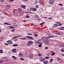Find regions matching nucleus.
Here are the masks:
<instances>
[{"mask_svg":"<svg viewBox=\"0 0 64 64\" xmlns=\"http://www.w3.org/2000/svg\"><path fill=\"white\" fill-rule=\"evenodd\" d=\"M27 46H29V45H32V44H33V42L28 41V42H27Z\"/></svg>","mask_w":64,"mask_h":64,"instance_id":"nucleus-1","label":"nucleus"},{"mask_svg":"<svg viewBox=\"0 0 64 64\" xmlns=\"http://www.w3.org/2000/svg\"><path fill=\"white\" fill-rule=\"evenodd\" d=\"M7 42L8 44H12V42L10 40H8Z\"/></svg>","mask_w":64,"mask_h":64,"instance_id":"nucleus-2","label":"nucleus"},{"mask_svg":"<svg viewBox=\"0 0 64 64\" xmlns=\"http://www.w3.org/2000/svg\"><path fill=\"white\" fill-rule=\"evenodd\" d=\"M12 25H13V26L14 27H17V24L15 23H12Z\"/></svg>","mask_w":64,"mask_h":64,"instance_id":"nucleus-3","label":"nucleus"},{"mask_svg":"<svg viewBox=\"0 0 64 64\" xmlns=\"http://www.w3.org/2000/svg\"><path fill=\"white\" fill-rule=\"evenodd\" d=\"M45 42L46 44H49V42L48 40V39H46L45 41Z\"/></svg>","mask_w":64,"mask_h":64,"instance_id":"nucleus-4","label":"nucleus"},{"mask_svg":"<svg viewBox=\"0 0 64 64\" xmlns=\"http://www.w3.org/2000/svg\"><path fill=\"white\" fill-rule=\"evenodd\" d=\"M53 0H50L49 2L50 4H52L53 3Z\"/></svg>","mask_w":64,"mask_h":64,"instance_id":"nucleus-5","label":"nucleus"},{"mask_svg":"<svg viewBox=\"0 0 64 64\" xmlns=\"http://www.w3.org/2000/svg\"><path fill=\"white\" fill-rule=\"evenodd\" d=\"M16 49L15 48H14L12 49V52H13L14 53H16Z\"/></svg>","mask_w":64,"mask_h":64,"instance_id":"nucleus-6","label":"nucleus"},{"mask_svg":"<svg viewBox=\"0 0 64 64\" xmlns=\"http://www.w3.org/2000/svg\"><path fill=\"white\" fill-rule=\"evenodd\" d=\"M33 57V54H31L30 55H29L28 56V58H32Z\"/></svg>","mask_w":64,"mask_h":64,"instance_id":"nucleus-7","label":"nucleus"},{"mask_svg":"<svg viewBox=\"0 0 64 64\" xmlns=\"http://www.w3.org/2000/svg\"><path fill=\"white\" fill-rule=\"evenodd\" d=\"M25 7H26V6L25 5H22L21 6L22 8L23 9H26Z\"/></svg>","mask_w":64,"mask_h":64,"instance_id":"nucleus-8","label":"nucleus"},{"mask_svg":"<svg viewBox=\"0 0 64 64\" xmlns=\"http://www.w3.org/2000/svg\"><path fill=\"white\" fill-rule=\"evenodd\" d=\"M36 8H32V11H36Z\"/></svg>","mask_w":64,"mask_h":64,"instance_id":"nucleus-9","label":"nucleus"},{"mask_svg":"<svg viewBox=\"0 0 64 64\" xmlns=\"http://www.w3.org/2000/svg\"><path fill=\"white\" fill-rule=\"evenodd\" d=\"M43 63L44 64H47L48 63V61L46 60Z\"/></svg>","mask_w":64,"mask_h":64,"instance_id":"nucleus-10","label":"nucleus"},{"mask_svg":"<svg viewBox=\"0 0 64 64\" xmlns=\"http://www.w3.org/2000/svg\"><path fill=\"white\" fill-rule=\"evenodd\" d=\"M41 43H42L41 42L39 41H37L36 42V43L37 44H42Z\"/></svg>","mask_w":64,"mask_h":64,"instance_id":"nucleus-11","label":"nucleus"},{"mask_svg":"<svg viewBox=\"0 0 64 64\" xmlns=\"http://www.w3.org/2000/svg\"><path fill=\"white\" fill-rule=\"evenodd\" d=\"M54 36H49L48 37H47L46 38L48 39H49L50 38H51V37H54Z\"/></svg>","mask_w":64,"mask_h":64,"instance_id":"nucleus-12","label":"nucleus"},{"mask_svg":"<svg viewBox=\"0 0 64 64\" xmlns=\"http://www.w3.org/2000/svg\"><path fill=\"white\" fill-rule=\"evenodd\" d=\"M53 61V59H50V63H52Z\"/></svg>","mask_w":64,"mask_h":64,"instance_id":"nucleus-13","label":"nucleus"},{"mask_svg":"<svg viewBox=\"0 0 64 64\" xmlns=\"http://www.w3.org/2000/svg\"><path fill=\"white\" fill-rule=\"evenodd\" d=\"M12 57L14 60H16V58L15 57V56H12Z\"/></svg>","mask_w":64,"mask_h":64,"instance_id":"nucleus-14","label":"nucleus"},{"mask_svg":"<svg viewBox=\"0 0 64 64\" xmlns=\"http://www.w3.org/2000/svg\"><path fill=\"white\" fill-rule=\"evenodd\" d=\"M4 24H5V25H10L11 24H9L7 22H5L4 23Z\"/></svg>","mask_w":64,"mask_h":64,"instance_id":"nucleus-15","label":"nucleus"},{"mask_svg":"<svg viewBox=\"0 0 64 64\" xmlns=\"http://www.w3.org/2000/svg\"><path fill=\"white\" fill-rule=\"evenodd\" d=\"M40 4H42V3H43V2H42V1L41 0H40Z\"/></svg>","mask_w":64,"mask_h":64,"instance_id":"nucleus-16","label":"nucleus"},{"mask_svg":"<svg viewBox=\"0 0 64 64\" xmlns=\"http://www.w3.org/2000/svg\"><path fill=\"white\" fill-rule=\"evenodd\" d=\"M12 46L14 47H15V46H18V45H17V44H14Z\"/></svg>","mask_w":64,"mask_h":64,"instance_id":"nucleus-17","label":"nucleus"},{"mask_svg":"<svg viewBox=\"0 0 64 64\" xmlns=\"http://www.w3.org/2000/svg\"><path fill=\"white\" fill-rule=\"evenodd\" d=\"M18 36H14L13 38V39H15V38H18Z\"/></svg>","mask_w":64,"mask_h":64,"instance_id":"nucleus-18","label":"nucleus"},{"mask_svg":"<svg viewBox=\"0 0 64 64\" xmlns=\"http://www.w3.org/2000/svg\"><path fill=\"white\" fill-rule=\"evenodd\" d=\"M20 39H22V40H26V38H21Z\"/></svg>","mask_w":64,"mask_h":64,"instance_id":"nucleus-19","label":"nucleus"},{"mask_svg":"<svg viewBox=\"0 0 64 64\" xmlns=\"http://www.w3.org/2000/svg\"><path fill=\"white\" fill-rule=\"evenodd\" d=\"M55 54V53H54V52H52V54L51 55H54Z\"/></svg>","mask_w":64,"mask_h":64,"instance_id":"nucleus-20","label":"nucleus"},{"mask_svg":"<svg viewBox=\"0 0 64 64\" xmlns=\"http://www.w3.org/2000/svg\"><path fill=\"white\" fill-rule=\"evenodd\" d=\"M40 60L41 61H44L45 60V58H43L42 59H41V60Z\"/></svg>","mask_w":64,"mask_h":64,"instance_id":"nucleus-21","label":"nucleus"},{"mask_svg":"<svg viewBox=\"0 0 64 64\" xmlns=\"http://www.w3.org/2000/svg\"><path fill=\"white\" fill-rule=\"evenodd\" d=\"M18 11H21L22 10V9L20 8H19L18 9Z\"/></svg>","mask_w":64,"mask_h":64,"instance_id":"nucleus-22","label":"nucleus"},{"mask_svg":"<svg viewBox=\"0 0 64 64\" xmlns=\"http://www.w3.org/2000/svg\"><path fill=\"white\" fill-rule=\"evenodd\" d=\"M29 38L30 39H31V40H33V37L30 36Z\"/></svg>","mask_w":64,"mask_h":64,"instance_id":"nucleus-23","label":"nucleus"},{"mask_svg":"<svg viewBox=\"0 0 64 64\" xmlns=\"http://www.w3.org/2000/svg\"><path fill=\"white\" fill-rule=\"evenodd\" d=\"M9 27H10V28H11V29H12V28H15L14 27H12L11 26H9Z\"/></svg>","mask_w":64,"mask_h":64,"instance_id":"nucleus-24","label":"nucleus"},{"mask_svg":"<svg viewBox=\"0 0 64 64\" xmlns=\"http://www.w3.org/2000/svg\"><path fill=\"white\" fill-rule=\"evenodd\" d=\"M64 29V27H61L60 28V30H62V29Z\"/></svg>","mask_w":64,"mask_h":64,"instance_id":"nucleus-25","label":"nucleus"},{"mask_svg":"<svg viewBox=\"0 0 64 64\" xmlns=\"http://www.w3.org/2000/svg\"><path fill=\"white\" fill-rule=\"evenodd\" d=\"M61 47H64V44H63L61 45Z\"/></svg>","mask_w":64,"mask_h":64,"instance_id":"nucleus-26","label":"nucleus"},{"mask_svg":"<svg viewBox=\"0 0 64 64\" xmlns=\"http://www.w3.org/2000/svg\"><path fill=\"white\" fill-rule=\"evenodd\" d=\"M49 58V56H48L46 57L45 58L46 59H48Z\"/></svg>","mask_w":64,"mask_h":64,"instance_id":"nucleus-27","label":"nucleus"},{"mask_svg":"<svg viewBox=\"0 0 64 64\" xmlns=\"http://www.w3.org/2000/svg\"><path fill=\"white\" fill-rule=\"evenodd\" d=\"M44 23H45L44 22H43L41 23V24H40V25H43L44 24Z\"/></svg>","mask_w":64,"mask_h":64,"instance_id":"nucleus-28","label":"nucleus"},{"mask_svg":"<svg viewBox=\"0 0 64 64\" xmlns=\"http://www.w3.org/2000/svg\"><path fill=\"white\" fill-rule=\"evenodd\" d=\"M22 54H21V53H20L19 54V56H22Z\"/></svg>","mask_w":64,"mask_h":64,"instance_id":"nucleus-29","label":"nucleus"},{"mask_svg":"<svg viewBox=\"0 0 64 64\" xmlns=\"http://www.w3.org/2000/svg\"><path fill=\"white\" fill-rule=\"evenodd\" d=\"M3 50H0V53H2L3 52H2Z\"/></svg>","mask_w":64,"mask_h":64,"instance_id":"nucleus-30","label":"nucleus"},{"mask_svg":"<svg viewBox=\"0 0 64 64\" xmlns=\"http://www.w3.org/2000/svg\"><path fill=\"white\" fill-rule=\"evenodd\" d=\"M34 17L35 18H38V15H36L34 16Z\"/></svg>","mask_w":64,"mask_h":64,"instance_id":"nucleus-31","label":"nucleus"},{"mask_svg":"<svg viewBox=\"0 0 64 64\" xmlns=\"http://www.w3.org/2000/svg\"><path fill=\"white\" fill-rule=\"evenodd\" d=\"M3 62V60H0V63H2V62Z\"/></svg>","mask_w":64,"mask_h":64,"instance_id":"nucleus-32","label":"nucleus"},{"mask_svg":"<svg viewBox=\"0 0 64 64\" xmlns=\"http://www.w3.org/2000/svg\"><path fill=\"white\" fill-rule=\"evenodd\" d=\"M42 46V45L41 44H39L38 45V46L39 47H41Z\"/></svg>","mask_w":64,"mask_h":64,"instance_id":"nucleus-33","label":"nucleus"},{"mask_svg":"<svg viewBox=\"0 0 64 64\" xmlns=\"http://www.w3.org/2000/svg\"><path fill=\"white\" fill-rule=\"evenodd\" d=\"M26 17L27 18H29V17H30V16H28V15L26 16Z\"/></svg>","mask_w":64,"mask_h":64,"instance_id":"nucleus-34","label":"nucleus"},{"mask_svg":"<svg viewBox=\"0 0 64 64\" xmlns=\"http://www.w3.org/2000/svg\"><path fill=\"white\" fill-rule=\"evenodd\" d=\"M38 55L39 56H42V54H40L39 53H38Z\"/></svg>","mask_w":64,"mask_h":64,"instance_id":"nucleus-35","label":"nucleus"},{"mask_svg":"<svg viewBox=\"0 0 64 64\" xmlns=\"http://www.w3.org/2000/svg\"><path fill=\"white\" fill-rule=\"evenodd\" d=\"M20 59L21 60H24V59H23V58H20Z\"/></svg>","mask_w":64,"mask_h":64,"instance_id":"nucleus-36","label":"nucleus"},{"mask_svg":"<svg viewBox=\"0 0 64 64\" xmlns=\"http://www.w3.org/2000/svg\"><path fill=\"white\" fill-rule=\"evenodd\" d=\"M28 35H32V34H31L29 33L28 34Z\"/></svg>","mask_w":64,"mask_h":64,"instance_id":"nucleus-37","label":"nucleus"},{"mask_svg":"<svg viewBox=\"0 0 64 64\" xmlns=\"http://www.w3.org/2000/svg\"><path fill=\"white\" fill-rule=\"evenodd\" d=\"M61 51L62 52H64V50H63V49L62 48V50H61Z\"/></svg>","mask_w":64,"mask_h":64,"instance_id":"nucleus-38","label":"nucleus"},{"mask_svg":"<svg viewBox=\"0 0 64 64\" xmlns=\"http://www.w3.org/2000/svg\"><path fill=\"white\" fill-rule=\"evenodd\" d=\"M60 34V32H58L57 33V34H58V35H59Z\"/></svg>","mask_w":64,"mask_h":64,"instance_id":"nucleus-39","label":"nucleus"},{"mask_svg":"<svg viewBox=\"0 0 64 64\" xmlns=\"http://www.w3.org/2000/svg\"><path fill=\"white\" fill-rule=\"evenodd\" d=\"M36 8H38L39 7V6L38 5H36Z\"/></svg>","mask_w":64,"mask_h":64,"instance_id":"nucleus-40","label":"nucleus"},{"mask_svg":"<svg viewBox=\"0 0 64 64\" xmlns=\"http://www.w3.org/2000/svg\"><path fill=\"white\" fill-rule=\"evenodd\" d=\"M34 36L36 37H37V36H38V35L37 34H34Z\"/></svg>","mask_w":64,"mask_h":64,"instance_id":"nucleus-41","label":"nucleus"},{"mask_svg":"<svg viewBox=\"0 0 64 64\" xmlns=\"http://www.w3.org/2000/svg\"><path fill=\"white\" fill-rule=\"evenodd\" d=\"M35 3H36V4H37V3H38V1H37V0H36Z\"/></svg>","mask_w":64,"mask_h":64,"instance_id":"nucleus-42","label":"nucleus"},{"mask_svg":"<svg viewBox=\"0 0 64 64\" xmlns=\"http://www.w3.org/2000/svg\"><path fill=\"white\" fill-rule=\"evenodd\" d=\"M59 5H60V6H63V4H59Z\"/></svg>","mask_w":64,"mask_h":64,"instance_id":"nucleus-43","label":"nucleus"},{"mask_svg":"<svg viewBox=\"0 0 64 64\" xmlns=\"http://www.w3.org/2000/svg\"><path fill=\"white\" fill-rule=\"evenodd\" d=\"M26 38H30V36H26Z\"/></svg>","mask_w":64,"mask_h":64,"instance_id":"nucleus-44","label":"nucleus"},{"mask_svg":"<svg viewBox=\"0 0 64 64\" xmlns=\"http://www.w3.org/2000/svg\"><path fill=\"white\" fill-rule=\"evenodd\" d=\"M45 49H48V47H46L45 48Z\"/></svg>","mask_w":64,"mask_h":64,"instance_id":"nucleus-45","label":"nucleus"},{"mask_svg":"<svg viewBox=\"0 0 64 64\" xmlns=\"http://www.w3.org/2000/svg\"><path fill=\"white\" fill-rule=\"evenodd\" d=\"M15 11H16V10H15V9H14L13 10V12H14H14H15Z\"/></svg>","mask_w":64,"mask_h":64,"instance_id":"nucleus-46","label":"nucleus"},{"mask_svg":"<svg viewBox=\"0 0 64 64\" xmlns=\"http://www.w3.org/2000/svg\"><path fill=\"white\" fill-rule=\"evenodd\" d=\"M49 19H52L53 18H48Z\"/></svg>","mask_w":64,"mask_h":64,"instance_id":"nucleus-47","label":"nucleus"},{"mask_svg":"<svg viewBox=\"0 0 64 64\" xmlns=\"http://www.w3.org/2000/svg\"><path fill=\"white\" fill-rule=\"evenodd\" d=\"M42 57H40L39 58V59H40V60H41V59H42Z\"/></svg>","mask_w":64,"mask_h":64,"instance_id":"nucleus-48","label":"nucleus"},{"mask_svg":"<svg viewBox=\"0 0 64 64\" xmlns=\"http://www.w3.org/2000/svg\"><path fill=\"white\" fill-rule=\"evenodd\" d=\"M59 26H61V25H62V24H59Z\"/></svg>","mask_w":64,"mask_h":64,"instance_id":"nucleus-49","label":"nucleus"},{"mask_svg":"<svg viewBox=\"0 0 64 64\" xmlns=\"http://www.w3.org/2000/svg\"><path fill=\"white\" fill-rule=\"evenodd\" d=\"M4 1V0H0V1H1V2H3V1Z\"/></svg>","mask_w":64,"mask_h":64,"instance_id":"nucleus-50","label":"nucleus"},{"mask_svg":"<svg viewBox=\"0 0 64 64\" xmlns=\"http://www.w3.org/2000/svg\"><path fill=\"white\" fill-rule=\"evenodd\" d=\"M26 20H23V22H26Z\"/></svg>","mask_w":64,"mask_h":64,"instance_id":"nucleus-51","label":"nucleus"},{"mask_svg":"<svg viewBox=\"0 0 64 64\" xmlns=\"http://www.w3.org/2000/svg\"><path fill=\"white\" fill-rule=\"evenodd\" d=\"M10 1H11V2H12V1H14V0H10Z\"/></svg>","mask_w":64,"mask_h":64,"instance_id":"nucleus-52","label":"nucleus"},{"mask_svg":"<svg viewBox=\"0 0 64 64\" xmlns=\"http://www.w3.org/2000/svg\"><path fill=\"white\" fill-rule=\"evenodd\" d=\"M17 39H16V40H14L15 41H17Z\"/></svg>","mask_w":64,"mask_h":64,"instance_id":"nucleus-53","label":"nucleus"},{"mask_svg":"<svg viewBox=\"0 0 64 64\" xmlns=\"http://www.w3.org/2000/svg\"><path fill=\"white\" fill-rule=\"evenodd\" d=\"M4 14H5V15H7L8 16V14H7L6 13H4Z\"/></svg>","mask_w":64,"mask_h":64,"instance_id":"nucleus-54","label":"nucleus"},{"mask_svg":"<svg viewBox=\"0 0 64 64\" xmlns=\"http://www.w3.org/2000/svg\"><path fill=\"white\" fill-rule=\"evenodd\" d=\"M33 8H30V10H32V9Z\"/></svg>","mask_w":64,"mask_h":64,"instance_id":"nucleus-55","label":"nucleus"},{"mask_svg":"<svg viewBox=\"0 0 64 64\" xmlns=\"http://www.w3.org/2000/svg\"><path fill=\"white\" fill-rule=\"evenodd\" d=\"M47 56H50V54H47Z\"/></svg>","mask_w":64,"mask_h":64,"instance_id":"nucleus-56","label":"nucleus"},{"mask_svg":"<svg viewBox=\"0 0 64 64\" xmlns=\"http://www.w3.org/2000/svg\"><path fill=\"white\" fill-rule=\"evenodd\" d=\"M4 44H5V45H8V44H7L6 43Z\"/></svg>","mask_w":64,"mask_h":64,"instance_id":"nucleus-57","label":"nucleus"},{"mask_svg":"<svg viewBox=\"0 0 64 64\" xmlns=\"http://www.w3.org/2000/svg\"><path fill=\"white\" fill-rule=\"evenodd\" d=\"M6 59V58H2V59Z\"/></svg>","mask_w":64,"mask_h":64,"instance_id":"nucleus-58","label":"nucleus"},{"mask_svg":"<svg viewBox=\"0 0 64 64\" xmlns=\"http://www.w3.org/2000/svg\"><path fill=\"white\" fill-rule=\"evenodd\" d=\"M56 23L57 24H59V22H56Z\"/></svg>","mask_w":64,"mask_h":64,"instance_id":"nucleus-59","label":"nucleus"},{"mask_svg":"<svg viewBox=\"0 0 64 64\" xmlns=\"http://www.w3.org/2000/svg\"><path fill=\"white\" fill-rule=\"evenodd\" d=\"M28 1V0H24V1H26H26Z\"/></svg>","mask_w":64,"mask_h":64,"instance_id":"nucleus-60","label":"nucleus"},{"mask_svg":"<svg viewBox=\"0 0 64 64\" xmlns=\"http://www.w3.org/2000/svg\"><path fill=\"white\" fill-rule=\"evenodd\" d=\"M6 6V7H9V5H7Z\"/></svg>","mask_w":64,"mask_h":64,"instance_id":"nucleus-61","label":"nucleus"},{"mask_svg":"<svg viewBox=\"0 0 64 64\" xmlns=\"http://www.w3.org/2000/svg\"><path fill=\"white\" fill-rule=\"evenodd\" d=\"M2 19L4 18V17H2Z\"/></svg>","mask_w":64,"mask_h":64,"instance_id":"nucleus-62","label":"nucleus"},{"mask_svg":"<svg viewBox=\"0 0 64 64\" xmlns=\"http://www.w3.org/2000/svg\"><path fill=\"white\" fill-rule=\"evenodd\" d=\"M13 30H13V31H15V30L14 29H13Z\"/></svg>","mask_w":64,"mask_h":64,"instance_id":"nucleus-63","label":"nucleus"},{"mask_svg":"<svg viewBox=\"0 0 64 64\" xmlns=\"http://www.w3.org/2000/svg\"><path fill=\"white\" fill-rule=\"evenodd\" d=\"M46 18V17H44V18L45 19H46V18Z\"/></svg>","mask_w":64,"mask_h":64,"instance_id":"nucleus-64","label":"nucleus"}]
</instances>
